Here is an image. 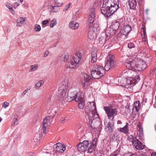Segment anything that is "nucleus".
<instances>
[{"mask_svg":"<svg viewBox=\"0 0 156 156\" xmlns=\"http://www.w3.org/2000/svg\"><path fill=\"white\" fill-rule=\"evenodd\" d=\"M68 59V55H65L64 57H63L62 60L64 62H66L67 61Z\"/></svg>","mask_w":156,"mask_h":156,"instance_id":"obj_48","label":"nucleus"},{"mask_svg":"<svg viewBox=\"0 0 156 156\" xmlns=\"http://www.w3.org/2000/svg\"><path fill=\"white\" fill-rule=\"evenodd\" d=\"M28 90V89H26L23 92V93L22 94V95L24 96L26 94V93L27 92Z\"/></svg>","mask_w":156,"mask_h":156,"instance_id":"obj_50","label":"nucleus"},{"mask_svg":"<svg viewBox=\"0 0 156 156\" xmlns=\"http://www.w3.org/2000/svg\"><path fill=\"white\" fill-rule=\"evenodd\" d=\"M52 117L50 116H48L45 117L43 120L42 122V129L43 133L45 134L46 130L47 127L49 126L50 124L51 119Z\"/></svg>","mask_w":156,"mask_h":156,"instance_id":"obj_12","label":"nucleus"},{"mask_svg":"<svg viewBox=\"0 0 156 156\" xmlns=\"http://www.w3.org/2000/svg\"><path fill=\"white\" fill-rule=\"evenodd\" d=\"M124 156H126V154H125Z\"/></svg>","mask_w":156,"mask_h":156,"instance_id":"obj_64","label":"nucleus"},{"mask_svg":"<svg viewBox=\"0 0 156 156\" xmlns=\"http://www.w3.org/2000/svg\"><path fill=\"white\" fill-rule=\"evenodd\" d=\"M140 80V76L138 75L134 76V77L130 78V79H127L119 77L118 79V83L120 86L124 85L126 88H131L133 87Z\"/></svg>","mask_w":156,"mask_h":156,"instance_id":"obj_4","label":"nucleus"},{"mask_svg":"<svg viewBox=\"0 0 156 156\" xmlns=\"http://www.w3.org/2000/svg\"><path fill=\"white\" fill-rule=\"evenodd\" d=\"M25 18L20 17L18 18L17 20V26L18 27H21L23 25L25 24L26 21Z\"/></svg>","mask_w":156,"mask_h":156,"instance_id":"obj_21","label":"nucleus"},{"mask_svg":"<svg viewBox=\"0 0 156 156\" xmlns=\"http://www.w3.org/2000/svg\"><path fill=\"white\" fill-rule=\"evenodd\" d=\"M129 123L126 122V125L124 127L119 129V131L123 133H128L129 131Z\"/></svg>","mask_w":156,"mask_h":156,"instance_id":"obj_23","label":"nucleus"},{"mask_svg":"<svg viewBox=\"0 0 156 156\" xmlns=\"http://www.w3.org/2000/svg\"><path fill=\"white\" fill-rule=\"evenodd\" d=\"M131 27L129 25L124 26L121 30V34L124 35L128 34L131 30Z\"/></svg>","mask_w":156,"mask_h":156,"instance_id":"obj_19","label":"nucleus"},{"mask_svg":"<svg viewBox=\"0 0 156 156\" xmlns=\"http://www.w3.org/2000/svg\"><path fill=\"white\" fill-rule=\"evenodd\" d=\"M82 54L79 51H77L71 58V61L67 65V67L74 69L78 67L79 65L81 63Z\"/></svg>","mask_w":156,"mask_h":156,"instance_id":"obj_7","label":"nucleus"},{"mask_svg":"<svg viewBox=\"0 0 156 156\" xmlns=\"http://www.w3.org/2000/svg\"><path fill=\"white\" fill-rule=\"evenodd\" d=\"M49 54V51L48 50L46 51L44 53V57H47Z\"/></svg>","mask_w":156,"mask_h":156,"instance_id":"obj_49","label":"nucleus"},{"mask_svg":"<svg viewBox=\"0 0 156 156\" xmlns=\"http://www.w3.org/2000/svg\"><path fill=\"white\" fill-rule=\"evenodd\" d=\"M118 0H103L101 9V13L108 18L119 8Z\"/></svg>","mask_w":156,"mask_h":156,"instance_id":"obj_1","label":"nucleus"},{"mask_svg":"<svg viewBox=\"0 0 156 156\" xmlns=\"http://www.w3.org/2000/svg\"><path fill=\"white\" fill-rule=\"evenodd\" d=\"M125 65L127 69L136 71L144 70L147 66L146 62L142 60H138L137 58L131 56L125 61Z\"/></svg>","mask_w":156,"mask_h":156,"instance_id":"obj_2","label":"nucleus"},{"mask_svg":"<svg viewBox=\"0 0 156 156\" xmlns=\"http://www.w3.org/2000/svg\"><path fill=\"white\" fill-rule=\"evenodd\" d=\"M56 24L57 20L55 19H54L51 21L50 25V27L51 28H52L56 25Z\"/></svg>","mask_w":156,"mask_h":156,"instance_id":"obj_34","label":"nucleus"},{"mask_svg":"<svg viewBox=\"0 0 156 156\" xmlns=\"http://www.w3.org/2000/svg\"><path fill=\"white\" fill-rule=\"evenodd\" d=\"M13 156H20V155L18 153H15L14 154Z\"/></svg>","mask_w":156,"mask_h":156,"instance_id":"obj_58","label":"nucleus"},{"mask_svg":"<svg viewBox=\"0 0 156 156\" xmlns=\"http://www.w3.org/2000/svg\"><path fill=\"white\" fill-rule=\"evenodd\" d=\"M128 47L129 48H132L135 47V45L132 43H130L128 44Z\"/></svg>","mask_w":156,"mask_h":156,"instance_id":"obj_45","label":"nucleus"},{"mask_svg":"<svg viewBox=\"0 0 156 156\" xmlns=\"http://www.w3.org/2000/svg\"><path fill=\"white\" fill-rule=\"evenodd\" d=\"M85 110L88 117L89 123L91 125L95 119L99 117L97 112L95 103L94 102H89L88 106L85 108Z\"/></svg>","mask_w":156,"mask_h":156,"instance_id":"obj_3","label":"nucleus"},{"mask_svg":"<svg viewBox=\"0 0 156 156\" xmlns=\"http://www.w3.org/2000/svg\"><path fill=\"white\" fill-rule=\"evenodd\" d=\"M130 106L129 105L127 104L126 106V111H127L128 113L130 112Z\"/></svg>","mask_w":156,"mask_h":156,"instance_id":"obj_47","label":"nucleus"},{"mask_svg":"<svg viewBox=\"0 0 156 156\" xmlns=\"http://www.w3.org/2000/svg\"><path fill=\"white\" fill-rule=\"evenodd\" d=\"M71 5V3H69L68 4L66 5L65 6V8L63 9V11L64 12L68 10V9H69V8Z\"/></svg>","mask_w":156,"mask_h":156,"instance_id":"obj_43","label":"nucleus"},{"mask_svg":"<svg viewBox=\"0 0 156 156\" xmlns=\"http://www.w3.org/2000/svg\"><path fill=\"white\" fill-rule=\"evenodd\" d=\"M143 31L142 32V31L141 34L142 35V33H143V34H144V36L145 35V30L144 28H143Z\"/></svg>","mask_w":156,"mask_h":156,"instance_id":"obj_54","label":"nucleus"},{"mask_svg":"<svg viewBox=\"0 0 156 156\" xmlns=\"http://www.w3.org/2000/svg\"><path fill=\"white\" fill-rule=\"evenodd\" d=\"M87 82H86L85 81V82L83 83L82 85L84 89H86L88 86V84L87 83Z\"/></svg>","mask_w":156,"mask_h":156,"instance_id":"obj_46","label":"nucleus"},{"mask_svg":"<svg viewBox=\"0 0 156 156\" xmlns=\"http://www.w3.org/2000/svg\"><path fill=\"white\" fill-rule=\"evenodd\" d=\"M49 22L48 20H44L42 22V27H44L45 26H44V25H46Z\"/></svg>","mask_w":156,"mask_h":156,"instance_id":"obj_44","label":"nucleus"},{"mask_svg":"<svg viewBox=\"0 0 156 156\" xmlns=\"http://www.w3.org/2000/svg\"><path fill=\"white\" fill-rule=\"evenodd\" d=\"M97 60V53L96 51L94 50L92 51L91 55V62H94Z\"/></svg>","mask_w":156,"mask_h":156,"instance_id":"obj_25","label":"nucleus"},{"mask_svg":"<svg viewBox=\"0 0 156 156\" xmlns=\"http://www.w3.org/2000/svg\"><path fill=\"white\" fill-rule=\"evenodd\" d=\"M89 17L95 18V14L94 9H90L89 13Z\"/></svg>","mask_w":156,"mask_h":156,"instance_id":"obj_30","label":"nucleus"},{"mask_svg":"<svg viewBox=\"0 0 156 156\" xmlns=\"http://www.w3.org/2000/svg\"><path fill=\"white\" fill-rule=\"evenodd\" d=\"M140 106V102L139 101L135 102L133 105L132 108V114L134 115H136L139 110Z\"/></svg>","mask_w":156,"mask_h":156,"instance_id":"obj_18","label":"nucleus"},{"mask_svg":"<svg viewBox=\"0 0 156 156\" xmlns=\"http://www.w3.org/2000/svg\"><path fill=\"white\" fill-rule=\"evenodd\" d=\"M82 127L81 125L80 124H77L76 126V129L79 132H80L82 130Z\"/></svg>","mask_w":156,"mask_h":156,"instance_id":"obj_35","label":"nucleus"},{"mask_svg":"<svg viewBox=\"0 0 156 156\" xmlns=\"http://www.w3.org/2000/svg\"><path fill=\"white\" fill-rule=\"evenodd\" d=\"M49 7L50 11L52 12H57L60 10L59 8L55 5H50Z\"/></svg>","mask_w":156,"mask_h":156,"instance_id":"obj_22","label":"nucleus"},{"mask_svg":"<svg viewBox=\"0 0 156 156\" xmlns=\"http://www.w3.org/2000/svg\"><path fill=\"white\" fill-rule=\"evenodd\" d=\"M104 108L109 119L112 117L113 119L114 116L117 115V109L114 108L112 107L105 106Z\"/></svg>","mask_w":156,"mask_h":156,"instance_id":"obj_10","label":"nucleus"},{"mask_svg":"<svg viewBox=\"0 0 156 156\" xmlns=\"http://www.w3.org/2000/svg\"><path fill=\"white\" fill-rule=\"evenodd\" d=\"M88 37L90 40L93 39L96 37V33L95 31L96 30V28L94 27H89Z\"/></svg>","mask_w":156,"mask_h":156,"instance_id":"obj_15","label":"nucleus"},{"mask_svg":"<svg viewBox=\"0 0 156 156\" xmlns=\"http://www.w3.org/2000/svg\"><path fill=\"white\" fill-rule=\"evenodd\" d=\"M89 145H90L88 141H84L82 143L79 144L77 145L78 150L79 151L82 152L87 150L88 152H89Z\"/></svg>","mask_w":156,"mask_h":156,"instance_id":"obj_11","label":"nucleus"},{"mask_svg":"<svg viewBox=\"0 0 156 156\" xmlns=\"http://www.w3.org/2000/svg\"><path fill=\"white\" fill-rule=\"evenodd\" d=\"M105 129L106 131L109 132H112L113 131V125H111V123L110 122L108 124L105 123Z\"/></svg>","mask_w":156,"mask_h":156,"instance_id":"obj_24","label":"nucleus"},{"mask_svg":"<svg viewBox=\"0 0 156 156\" xmlns=\"http://www.w3.org/2000/svg\"><path fill=\"white\" fill-rule=\"evenodd\" d=\"M128 2L130 9L133 10L136 9L137 3L136 0H129Z\"/></svg>","mask_w":156,"mask_h":156,"instance_id":"obj_20","label":"nucleus"},{"mask_svg":"<svg viewBox=\"0 0 156 156\" xmlns=\"http://www.w3.org/2000/svg\"><path fill=\"white\" fill-rule=\"evenodd\" d=\"M19 1L21 3L23 2V0H19Z\"/></svg>","mask_w":156,"mask_h":156,"instance_id":"obj_59","label":"nucleus"},{"mask_svg":"<svg viewBox=\"0 0 156 156\" xmlns=\"http://www.w3.org/2000/svg\"><path fill=\"white\" fill-rule=\"evenodd\" d=\"M98 141V139L96 137H95L92 141V143L88 141L89 150V153H91L93 152L95 150V148L97 146V143Z\"/></svg>","mask_w":156,"mask_h":156,"instance_id":"obj_13","label":"nucleus"},{"mask_svg":"<svg viewBox=\"0 0 156 156\" xmlns=\"http://www.w3.org/2000/svg\"><path fill=\"white\" fill-rule=\"evenodd\" d=\"M2 120V119L0 117V122H1Z\"/></svg>","mask_w":156,"mask_h":156,"instance_id":"obj_62","label":"nucleus"},{"mask_svg":"<svg viewBox=\"0 0 156 156\" xmlns=\"http://www.w3.org/2000/svg\"><path fill=\"white\" fill-rule=\"evenodd\" d=\"M119 20H116L112 23L111 27L107 28L105 30V34L108 37L111 35H113L118 30L119 27Z\"/></svg>","mask_w":156,"mask_h":156,"instance_id":"obj_8","label":"nucleus"},{"mask_svg":"<svg viewBox=\"0 0 156 156\" xmlns=\"http://www.w3.org/2000/svg\"><path fill=\"white\" fill-rule=\"evenodd\" d=\"M146 11L147 12L148 11V9H146Z\"/></svg>","mask_w":156,"mask_h":156,"instance_id":"obj_63","label":"nucleus"},{"mask_svg":"<svg viewBox=\"0 0 156 156\" xmlns=\"http://www.w3.org/2000/svg\"><path fill=\"white\" fill-rule=\"evenodd\" d=\"M38 67V66L37 64H36L31 66V68L29 72H32L34 71L37 69Z\"/></svg>","mask_w":156,"mask_h":156,"instance_id":"obj_36","label":"nucleus"},{"mask_svg":"<svg viewBox=\"0 0 156 156\" xmlns=\"http://www.w3.org/2000/svg\"><path fill=\"white\" fill-rule=\"evenodd\" d=\"M114 58V56L112 55H109L107 57L106 63L105 66V70L108 71L115 65V63Z\"/></svg>","mask_w":156,"mask_h":156,"instance_id":"obj_9","label":"nucleus"},{"mask_svg":"<svg viewBox=\"0 0 156 156\" xmlns=\"http://www.w3.org/2000/svg\"><path fill=\"white\" fill-rule=\"evenodd\" d=\"M74 98L75 101H79V108L80 109H83L84 108V100L82 98H79V97L77 96V94H75L74 96Z\"/></svg>","mask_w":156,"mask_h":156,"instance_id":"obj_16","label":"nucleus"},{"mask_svg":"<svg viewBox=\"0 0 156 156\" xmlns=\"http://www.w3.org/2000/svg\"><path fill=\"white\" fill-rule=\"evenodd\" d=\"M151 156H156V152H154L151 154Z\"/></svg>","mask_w":156,"mask_h":156,"instance_id":"obj_56","label":"nucleus"},{"mask_svg":"<svg viewBox=\"0 0 156 156\" xmlns=\"http://www.w3.org/2000/svg\"><path fill=\"white\" fill-rule=\"evenodd\" d=\"M128 140L132 143V144L133 143L136 141L137 139L136 137L133 136V135H130L127 138Z\"/></svg>","mask_w":156,"mask_h":156,"instance_id":"obj_32","label":"nucleus"},{"mask_svg":"<svg viewBox=\"0 0 156 156\" xmlns=\"http://www.w3.org/2000/svg\"><path fill=\"white\" fill-rule=\"evenodd\" d=\"M156 69L155 68H154L151 71V74H152V75H153L154 74V72L156 70Z\"/></svg>","mask_w":156,"mask_h":156,"instance_id":"obj_52","label":"nucleus"},{"mask_svg":"<svg viewBox=\"0 0 156 156\" xmlns=\"http://www.w3.org/2000/svg\"><path fill=\"white\" fill-rule=\"evenodd\" d=\"M2 153L1 152V151H0V156H2Z\"/></svg>","mask_w":156,"mask_h":156,"instance_id":"obj_61","label":"nucleus"},{"mask_svg":"<svg viewBox=\"0 0 156 156\" xmlns=\"http://www.w3.org/2000/svg\"><path fill=\"white\" fill-rule=\"evenodd\" d=\"M71 84L69 83L67 79L65 80L59 85L58 91V98L61 100H65L68 96Z\"/></svg>","mask_w":156,"mask_h":156,"instance_id":"obj_5","label":"nucleus"},{"mask_svg":"<svg viewBox=\"0 0 156 156\" xmlns=\"http://www.w3.org/2000/svg\"><path fill=\"white\" fill-rule=\"evenodd\" d=\"M139 136L141 140H144V138L143 136V133H142V135H141V133H140Z\"/></svg>","mask_w":156,"mask_h":156,"instance_id":"obj_51","label":"nucleus"},{"mask_svg":"<svg viewBox=\"0 0 156 156\" xmlns=\"http://www.w3.org/2000/svg\"><path fill=\"white\" fill-rule=\"evenodd\" d=\"M20 4L18 2H16L14 3V5H16V6H18L20 5Z\"/></svg>","mask_w":156,"mask_h":156,"instance_id":"obj_57","label":"nucleus"},{"mask_svg":"<svg viewBox=\"0 0 156 156\" xmlns=\"http://www.w3.org/2000/svg\"><path fill=\"white\" fill-rule=\"evenodd\" d=\"M133 146L138 150H142L144 147V146L138 140L136 139L133 143Z\"/></svg>","mask_w":156,"mask_h":156,"instance_id":"obj_17","label":"nucleus"},{"mask_svg":"<svg viewBox=\"0 0 156 156\" xmlns=\"http://www.w3.org/2000/svg\"><path fill=\"white\" fill-rule=\"evenodd\" d=\"M34 29L36 31L39 32L41 30V27L39 25L36 24L34 26Z\"/></svg>","mask_w":156,"mask_h":156,"instance_id":"obj_38","label":"nucleus"},{"mask_svg":"<svg viewBox=\"0 0 156 156\" xmlns=\"http://www.w3.org/2000/svg\"><path fill=\"white\" fill-rule=\"evenodd\" d=\"M137 129L139 132L140 133H141L142 135L143 133V128L141 127V126L140 125L138 124Z\"/></svg>","mask_w":156,"mask_h":156,"instance_id":"obj_39","label":"nucleus"},{"mask_svg":"<svg viewBox=\"0 0 156 156\" xmlns=\"http://www.w3.org/2000/svg\"><path fill=\"white\" fill-rule=\"evenodd\" d=\"M83 76L84 78V80L86 82H89L91 79V76L87 73H84L83 74Z\"/></svg>","mask_w":156,"mask_h":156,"instance_id":"obj_29","label":"nucleus"},{"mask_svg":"<svg viewBox=\"0 0 156 156\" xmlns=\"http://www.w3.org/2000/svg\"><path fill=\"white\" fill-rule=\"evenodd\" d=\"M54 2V5L58 7L62 6L63 4V3L60 0H55Z\"/></svg>","mask_w":156,"mask_h":156,"instance_id":"obj_31","label":"nucleus"},{"mask_svg":"<svg viewBox=\"0 0 156 156\" xmlns=\"http://www.w3.org/2000/svg\"><path fill=\"white\" fill-rule=\"evenodd\" d=\"M42 138V136L41 134L37 133L35 134L34 138V140L35 142H38Z\"/></svg>","mask_w":156,"mask_h":156,"instance_id":"obj_27","label":"nucleus"},{"mask_svg":"<svg viewBox=\"0 0 156 156\" xmlns=\"http://www.w3.org/2000/svg\"><path fill=\"white\" fill-rule=\"evenodd\" d=\"M95 18H93L92 17H89L88 18V22L89 25H90V27H92V24L93 23L94 20Z\"/></svg>","mask_w":156,"mask_h":156,"instance_id":"obj_37","label":"nucleus"},{"mask_svg":"<svg viewBox=\"0 0 156 156\" xmlns=\"http://www.w3.org/2000/svg\"><path fill=\"white\" fill-rule=\"evenodd\" d=\"M69 25L70 28L72 29H77L79 26V24L77 23H74L73 21L70 22Z\"/></svg>","mask_w":156,"mask_h":156,"instance_id":"obj_26","label":"nucleus"},{"mask_svg":"<svg viewBox=\"0 0 156 156\" xmlns=\"http://www.w3.org/2000/svg\"><path fill=\"white\" fill-rule=\"evenodd\" d=\"M58 42H57L55 43H54L53 44V46L54 47H55L57 46Z\"/></svg>","mask_w":156,"mask_h":156,"instance_id":"obj_53","label":"nucleus"},{"mask_svg":"<svg viewBox=\"0 0 156 156\" xmlns=\"http://www.w3.org/2000/svg\"><path fill=\"white\" fill-rule=\"evenodd\" d=\"M6 6L10 11V12L12 14H14L15 11L12 8V6L9 3H7L6 5Z\"/></svg>","mask_w":156,"mask_h":156,"instance_id":"obj_33","label":"nucleus"},{"mask_svg":"<svg viewBox=\"0 0 156 156\" xmlns=\"http://www.w3.org/2000/svg\"><path fill=\"white\" fill-rule=\"evenodd\" d=\"M18 121V119L16 118H14L13 120V121L12 122V126H14L15 125L17 124V122Z\"/></svg>","mask_w":156,"mask_h":156,"instance_id":"obj_42","label":"nucleus"},{"mask_svg":"<svg viewBox=\"0 0 156 156\" xmlns=\"http://www.w3.org/2000/svg\"><path fill=\"white\" fill-rule=\"evenodd\" d=\"M67 122V120L66 118H61L59 121V122L61 123H65Z\"/></svg>","mask_w":156,"mask_h":156,"instance_id":"obj_41","label":"nucleus"},{"mask_svg":"<svg viewBox=\"0 0 156 156\" xmlns=\"http://www.w3.org/2000/svg\"><path fill=\"white\" fill-rule=\"evenodd\" d=\"M27 154L28 155H30V156H32V155L33 154H34V153L33 152H29L27 153Z\"/></svg>","mask_w":156,"mask_h":156,"instance_id":"obj_55","label":"nucleus"},{"mask_svg":"<svg viewBox=\"0 0 156 156\" xmlns=\"http://www.w3.org/2000/svg\"><path fill=\"white\" fill-rule=\"evenodd\" d=\"M118 123H121V121L120 120H119L117 122Z\"/></svg>","mask_w":156,"mask_h":156,"instance_id":"obj_60","label":"nucleus"},{"mask_svg":"<svg viewBox=\"0 0 156 156\" xmlns=\"http://www.w3.org/2000/svg\"><path fill=\"white\" fill-rule=\"evenodd\" d=\"M91 75L95 79H98L103 76L105 73L104 68L98 65H94L90 67Z\"/></svg>","mask_w":156,"mask_h":156,"instance_id":"obj_6","label":"nucleus"},{"mask_svg":"<svg viewBox=\"0 0 156 156\" xmlns=\"http://www.w3.org/2000/svg\"><path fill=\"white\" fill-rule=\"evenodd\" d=\"M53 148L56 151L58 152L63 153L66 150L65 147L63 144L60 143H58L55 144Z\"/></svg>","mask_w":156,"mask_h":156,"instance_id":"obj_14","label":"nucleus"},{"mask_svg":"<svg viewBox=\"0 0 156 156\" xmlns=\"http://www.w3.org/2000/svg\"><path fill=\"white\" fill-rule=\"evenodd\" d=\"M44 81L43 80H40L36 84L35 88L36 89H39L40 87L44 84Z\"/></svg>","mask_w":156,"mask_h":156,"instance_id":"obj_28","label":"nucleus"},{"mask_svg":"<svg viewBox=\"0 0 156 156\" xmlns=\"http://www.w3.org/2000/svg\"><path fill=\"white\" fill-rule=\"evenodd\" d=\"M9 105V103L6 101H5L2 104V107L4 108H6Z\"/></svg>","mask_w":156,"mask_h":156,"instance_id":"obj_40","label":"nucleus"}]
</instances>
